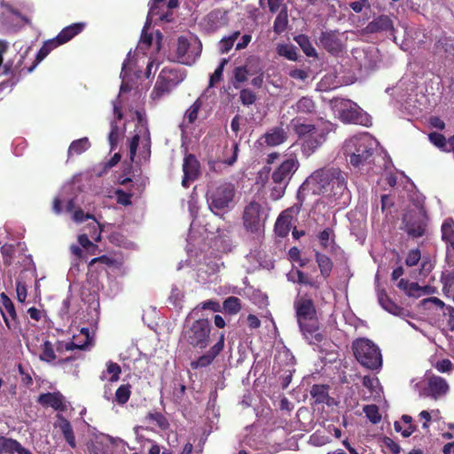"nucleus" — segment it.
<instances>
[{
    "label": "nucleus",
    "mask_w": 454,
    "mask_h": 454,
    "mask_svg": "<svg viewBox=\"0 0 454 454\" xmlns=\"http://www.w3.org/2000/svg\"><path fill=\"white\" fill-rule=\"evenodd\" d=\"M347 190V174L339 168H322L314 171L300 186L301 193L326 195L340 198Z\"/></svg>",
    "instance_id": "obj_1"
},
{
    "label": "nucleus",
    "mask_w": 454,
    "mask_h": 454,
    "mask_svg": "<svg viewBox=\"0 0 454 454\" xmlns=\"http://www.w3.org/2000/svg\"><path fill=\"white\" fill-rule=\"evenodd\" d=\"M294 307L300 330L309 344L317 345L324 340V335L319 330V322L317 309L313 300L301 296L294 301Z\"/></svg>",
    "instance_id": "obj_2"
},
{
    "label": "nucleus",
    "mask_w": 454,
    "mask_h": 454,
    "mask_svg": "<svg viewBox=\"0 0 454 454\" xmlns=\"http://www.w3.org/2000/svg\"><path fill=\"white\" fill-rule=\"evenodd\" d=\"M293 131L300 137H305L302 149L309 153H314L325 141L327 135L333 130L331 122H325L322 127L305 122L301 116L291 120Z\"/></svg>",
    "instance_id": "obj_3"
},
{
    "label": "nucleus",
    "mask_w": 454,
    "mask_h": 454,
    "mask_svg": "<svg viewBox=\"0 0 454 454\" xmlns=\"http://www.w3.org/2000/svg\"><path fill=\"white\" fill-rule=\"evenodd\" d=\"M212 325L205 317H190L188 314L183 327L181 340L188 347L204 350L211 343Z\"/></svg>",
    "instance_id": "obj_4"
},
{
    "label": "nucleus",
    "mask_w": 454,
    "mask_h": 454,
    "mask_svg": "<svg viewBox=\"0 0 454 454\" xmlns=\"http://www.w3.org/2000/svg\"><path fill=\"white\" fill-rule=\"evenodd\" d=\"M300 167L295 156H289L278 164L270 175L269 181L270 197L273 200L281 199L297 169Z\"/></svg>",
    "instance_id": "obj_5"
},
{
    "label": "nucleus",
    "mask_w": 454,
    "mask_h": 454,
    "mask_svg": "<svg viewBox=\"0 0 454 454\" xmlns=\"http://www.w3.org/2000/svg\"><path fill=\"white\" fill-rule=\"evenodd\" d=\"M343 154L354 168L360 169L369 160V134H356L344 142Z\"/></svg>",
    "instance_id": "obj_6"
},
{
    "label": "nucleus",
    "mask_w": 454,
    "mask_h": 454,
    "mask_svg": "<svg viewBox=\"0 0 454 454\" xmlns=\"http://www.w3.org/2000/svg\"><path fill=\"white\" fill-rule=\"evenodd\" d=\"M235 194V186L230 182H223L209 190L207 192V200L210 210L215 215L227 212L233 203Z\"/></svg>",
    "instance_id": "obj_7"
},
{
    "label": "nucleus",
    "mask_w": 454,
    "mask_h": 454,
    "mask_svg": "<svg viewBox=\"0 0 454 454\" xmlns=\"http://www.w3.org/2000/svg\"><path fill=\"white\" fill-rule=\"evenodd\" d=\"M403 230L413 238L421 237L426 231L427 215L422 200L409 205L403 217Z\"/></svg>",
    "instance_id": "obj_8"
},
{
    "label": "nucleus",
    "mask_w": 454,
    "mask_h": 454,
    "mask_svg": "<svg viewBox=\"0 0 454 454\" xmlns=\"http://www.w3.org/2000/svg\"><path fill=\"white\" fill-rule=\"evenodd\" d=\"M185 78V71L179 68L164 67L155 82L151 97L153 100L160 99L169 93Z\"/></svg>",
    "instance_id": "obj_9"
},
{
    "label": "nucleus",
    "mask_w": 454,
    "mask_h": 454,
    "mask_svg": "<svg viewBox=\"0 0 454 454\" xmlns=\"http://www.w3.org/2000/svg\"><path fill=\"white\" fill-rule=\"evenodd\" d=\"M201 43L195 39L192 43L189 42L184 36L177 38V46L176 51V61L178 63L191 66L200 56Z\"/></svg>",
    "instance_id": "obj_10"
},
{
    "label": "nucleus",
    "mask_w": 454,
    "mask_h": 454,
    "mask_svg": "<svg viewBox=\"0 0 454 454\" xmlns=\"http://www.w3.org/2000/svg\"><path fill=\"white\" fill-rule=\"evenodd\" d=\"M377 403L371 404V423L376 424L380 421L382 414L380 412L387 408V401L384 398L383 388L378 378H371V399Z\"/></svg>",
    "instance_id": "obj_11"
},
{
    "label": "nucleus",
    "mask_w": 454,
    "mask_h": 454,
    "mask_svg": "<svg viewBox=\"0 0 454 454\" xmlns=\"http://www.w3.org/2000/svg\"><path fill=\"white\" fill-rule=\"evenodd\" d=\"M262 206L256 201H251L245 207L243 212V224L245 229L251 233H257L262 227Z\"/></svg>",
    "instance_id": "obj_12"
},
{
    "label": "nucleus",
    "mask_w": 454,
    "mask_h": 454,
    "mask_svg": "<svg viewBox=\"0 0 454 454\" xmlns=\"http://www.w3.org/2000/svg\"><path fill=\"white\" fill-rule=\"evenodd\" d=\"M224 348V334L221 333L217 341L210 347L204 354L200 355L196 360L191 362V367L193 370L206 368L212 364L215 359L221 354Z\"/></svg>",
    "instance_id": "obj_13"
},
{
    "label": "nucleus",
    "mask_w": 454,
    "mask_h": 454,
    "mask_svg": "<svg viewBox=\"0 0 454 454\" xmlns=\"http://www.w3.org/2000/svg\"><path fill=\"white\" fill-rule=\"evenodd\" d=\"M0 299L2 308H0L1 315L9 330H16L20 327V321L12 301L5 293H1Z\"/></svg>",
    "instance_id": "obj_14"
},
{
    "label": "nucleus",
    "mask_w": 454,
    "mask_h": 454,
    "mask_svg": "<svg viewBox=\"0 0 454 454\" xmlns=\"http://www.w3.org/2000/svg\"><path fill=\"white\" fill-rule=\"evenodd\" d=\"M340 119L345 123H362L363 114L361 108L350 100H342L339 108Z\"/></svg>",
    "instance_id": "obj_15"
},
{
    "label": "nucleus",
    "mask_w": 454,
    "mask_h": 454,
    "mask_svg": "<svg viewBox=\"0 0 454 454\" xmlns=\"http://www.w3.org/2000/svg\"><path fill=\"white\" fill-rule=\"evenodd\" d=\"M342 35L337 31H324L319 36L320 44L328 52L338 55L344 49Z\"/></svg>",
    "instance_id": "obj_16"
},
{
    "label": "nucleus",
    "mask_w": 454,
    "mask_h": 454,
    "mask_svg": "<svg viewBox=\"0 0 454 454\" xmlns=\"http://www.w3.org/2000/svg\"><path fill=\"white\" fill-rule=\"evenodd\" d=\"M200 170V161L192 153H188L184 158L182 185L188 187L189 182L194 181L199 177Z\"/></svg>",
    "instance_id": "obj_17"
},
{
    "label": "nucleus",
    "mask_w": 454,
    "mask_h": 454,
    "mask_svg": "<svg viewBox=\"0 0 454 454\" xmlns=\"http://www.w3.org/2000/svg\"><path fill=\"white\" fill-rule=\"evenodd\" d=\"M37 403L45 408L51 407L59 411H67L65 397L59 391L41 394L37 398Z\"/></svg>",
    "instance_id": "obj_18"
},
{
    "label": "nucleus",
    "mask_w": 454,
    "mask_h": 454,
    "mask_svg": "<svg viewBox=\"0 0 454 454\" xmlns=\"http://www.w3.org/2000/svg\"><path fill=\"white\" fill-rule=\"evenodd\" d=\"M353 354L357 362L365 368H369V339L358 338L352 343Z\"/></svg>",
    "instance_id": "obj_19"
},
{
    "label": "nucleus",
    "mask_w": 454,
    "mask_h": 454,
    "mask_svg": "<svg viewBox=\"0 0 454 454\" xmlns=\"http://www.w3.org/2000/svg\"><path fill=\"white\" fill-rule=\"evenodd\" d=\"M57 421L54 423L55 428H59L65 441L71 449L76 448L75 435L71 423L61 414H57Z\"/></svg>",
    "instance_id": "obj_20"
},
{
    "label": "nucleus",
    "mask_w": 454,
    "mask_h": 454,
    "mask_svg": "<svg viewBox=\"0 0 454 454\" xmlns=\"http://www.w3.org/2000/svg\"><path fill=\"white\" fill-rule=\"evenodd\" d=\"M389 31L395 42L397 43V28H394L393 21L387 15H380L371 21V33Z\"/></svg>",
    "instance_id": "obj_21"
},
{
    "label": "nucleus",
    "mask_w": 454,
    "mask_h": 454,
    "mask_svg": "<svg viewBox=\"0 0 454 454\" xmlns=\"http://www.w3.org/2000/svg\"><path fill=\"white\" fill-rule=\"evenodd\" d=\"M427 387L429 395L434 399L446 395L449 391V385L447 381L435 375L428 377Z\"/></svg>",
    "instance_id": "obj_22"
},
{
    "label": "nucleus",
    "mask_w": 454,
    "mask_h": 454,
    "mask_svg": "<svg viewBox=\"0 0 454 454\" xmlns=\"http://www.w3.org/2000/svg\"><path fill=\"white\" fill-rule=\"evenodd\" d=\"M32 454V452L24 448L17 440L0 436V454Z\"/></svg>",
    "instance_id": "obj_23"
},
{
    "label": "nucleus",
    "mask_w": 454,
    "mask_h": 454,
    "mask_svg": "<svg viewBox=\"0 0 454 454\" xmlns=\"http://www.w3.org/2000/svg\"><path fill=\"white\" fill-rule=\"evenodd\" d=\"M263 138L267 145L278 146L286 141L287 133L282 127H274L264 134Z\"/></svg>",
    "instance_id": "obj_24"
},
{
    "label": "nucleus",
    "mask_w": 454,
    "mask_h": 454,
    "mask_svg": "<svg viewBox=\"0 0 454 454\" xmlns=\"http://www.w3.org/2000/svg\"><path fill=\"white\" fill-rule=\"evenodd\" d=\"M86 24L84 22L73 23L70 26L64 27L57 35V40L60 43L64 44L79 35L85 28Z\"/></svg>",
    "instance_id": "obj_25"
},
{
    "label": "nucleus",
    "mask_w": 454,
    "mask_h": 454,
    "mask_svg": "<svg viewBox=\"0 0 454 454\" xmlns=\"http://www.w3.org/2000/svg\"><path fill=\"white\" fill-rule=\"evenodd\" d=\"M329 386L325 384H314L310 389V395L315 403H325L331 405L333 398L329 395Z\"/></svg>",
    "instance_id": "obj_26"
},
{
    "label": "nucleus",
    "mask_w": 454,
    "mask_h": 454,
    "mask_svg": "<svg viewBox=\"0 0 454 454\" xmlns=\"http://www.w3.org/2000/svg\"><path fill=\"white\" fill-rule=\"evenodd\" d=\"M296 114L306 115L315 114L317 113V105L311 97L303 96L292 106Z\"/></svg>",
    "instance_id": "obj_27"
},
{
    "label": "nucleus",
    "mask_w": 454,
    "mask_h": 454,
    "mask_svg": "<svg viewBox=\"0 0 454 454\" xmlns=\"http://www.w3.org/2000/svg\"><path fill=\"white\" fill-rule=\"evenodd\" d=\"M62 45V43H59V40H57V36L50 39L43 44L41 49L38 51L35 59L33 63V65L27 68V73H30L33 71V69L35 67V66L40 63L43 59L46 58V56L55 48L58 46Z\"/></svg>",
    "instance_id": "obj_28"
},
{
    "label": "nucleus",
    "mask_w": 454,
    "mask_h": 454,
    "mask_svg": "<svg viewBox=\"0 0 454 454\" xmlns=\"http://www.w3.org/2000/svg\"><path fill=\"white\" fill-rule=\"evenodd\" d=\"M291 223V215L287 213V211L282 212L275 223L274 231L276 235L281 238H286L289 234Z\"/></svg>",
    "instance_id": "obj_29"
},
{
    "label": "nucleus",
    "mask_w": 454,
    "mask_h": 454,
    "mask_svg": "<svg viewBox=\"0 0 454 454\" xmlns=\"http://www.w3.org/2000/svg\"><path fill=\"white\" fill-rule=\"evenodd\" d=\"M378 301L380 306L395 316H404L405 310L395 304L383 291L378 292Z\"/></svg>",
    "instance_id": "obj_30"
},
{
    "label": "nucleus",
    "mask_w": 454,
    "mask_h": 454,
    "mask_svg": "<svg viewBox=\"0 0 454 454\" xmlns=\"http://www.w3.org/2000/svg\"><path fill=\"white\" fill-rule=\"evenodd\" d=\"M442 239L454 249V219L448 217L444 219L441 226Z\"/></svg>",
    "instance_id": "obj_31"
},
{
    "label": "nucleus",
    "mask_w": 454,
    "mask_h": 454,
    "mask_svg": "<svg viewBox=\"0 0 454 454\" xmlns=\"http://www.w3.org/2000/svg\"><path fill=\"white\" fill-rule=\"evenodd\" d=\"M315 258H316L317 266L320 270L321 276L324 278H327L328 277H330L331 272L333 268V263L332 260L330 259V257L323 253L316 252Z\"/></svg>",
    "instance_id": "obj_32"
},
{
    "label": "nucleus",
    "mask_w": 454,
    "mask_h": 454,
    "mask_svg": "<svg viewBox=\"0 0 454 454\" xmlns=\"http://www.w3.org/2000/svg\"><path fill=\"white\" fill-rule=\"evenodd\" d=\"M372 161L374 165L373 171L375 173L380 174L382 170L388 171L392 167L390 159L387 155L386 152L382 150L373 156Z\"/></svg>",
    "instance_id": "obj_33"
},
{
    "label": "nucleus",
    "mask_w": 454,
    "mask_h": 454,
    "mask_svg": "<svg viewBox=\"0 0 454 454\" xmlns=\"http://www.w3.org/2000/svg\"><path fill=\"white\" fill-rule=\"evenodd\" d=\"M81 337L83 338L82 343H74V341L67 342L65 345V350L71 351L74 349L85 350L89 346L92 345V338L90 335V330L86 327H82L80 331Z\"/></svg>",
    "instance_id": "obj_34"
},
{
    "label": "nucleus",
    "mask_w": 454,
    "mask_h": 454,
    "mask_svg": "<svg viewBox=\"0 0 454 454\" xmlns=\"http://www.w3.org/2000/svg\"><path fill=\"white\" fill-rule=\"evenodd\" d=\"M317 239L321 248L327 250L335 244V233L333 229L326 227L317 234Z\"/></svg>",
    "instance_id": "obj_35"
},
{
    "label": "nucleus",
    "mask_w": 454,
    "mask_h": 454,
    "mask_svg": "<svg viewBox=\"0 0 454 454\" xmlns=\"http://www.w3.org/2000/svg\"><path fill=\"white\" fill-rule=\"evenodd\" d=\"M90 142L88 137H82L77 140H74L68 148V157L73 155H80L86 152L90 147Z\"/></svg>",
    "instance_id": "obj_36"
},
{
    "label": "nucleus",
    "mask_w": 454,
    "mask_h": 454,
    "mask_svg": "<svg viewBox=\"0 0 454 454\" xmlns=\"http://www.w3.org/2000/svg\"><path fill=\"white\" fill-rule=\"evenodd\" d=\"M205 309H209L213 312H219L221 311V305L217 301L208 300L198 304L195 308L192 309L189 315L190 317H200L199 316V313Z\"/></svg>",
    "instance_id": "obj_37"
},
{
    "label": "nucleus",
    "mask_w": 454,
    "mask_h": 454,
    "mask_svg": "<svg viewBox=\"0 0 454 454\" xmlns=\"http://www.w3.org/2000/svg\"><path fill=\"white\" fill-rule=\"evenodd\" d=\"M402 420L406 425L405 427H403L401 423L398 421L395 422V429L397 432H401L403 437H409L415 430V427L412 424V418L409 415H403Z\"/></svg>",
    "instance_id": "obj_38"
},
{
    "label": "nucleus",
    "mask_w": 454,
    "mask_h": 454,
    "mask_svg": "<svg viewBox=\"0 0 454 454\" xmlns=\"http://www.w3.org/2000/svg\"><path fill=\"white\" fill-rule=\"evenodd\" d=\"M421 304L426 309H430L432 306L438 307L443 310V314L449 313L451 317L454 313V309L450 306H445L444 302L437 297H429L422 300Z\"/></svg>",
    "instance_id": "obj_39"
},
{
    "label": "nucleus",
    "mask_w": 454,
    "mask_h": 454,
    "mask_svg": "<svg viewBox=\"0 0 454 454\" xmlns=\"http://www.w3.org/2000/svg\"><path fill=\"white\" fill-rule=\"evenodd\" d=\"M383 360L380 349L371 341V371L379 372L382 367Z\"/></svg>",
    "instance_id": "obj_40"
},
{
    "label": "nucleus",
    "mask_w": 454,
    "mask_h": 454,
    "mask_svg": "<svg viewBox=\"0 0 454 454\" xmlns=\"http://www.w3.org/2000/svg\"><path fill=\"white\" fill-rule=\"evenodd\" d=\"M166 0H152L150 12L152 15H159L161 20L170 21L172 12H160V9L165 5Z\"/></svg>",
    "instance_id": "obj_41"
},
{
    "label": "nucleus",
    "mask_w": 454,
    "mask_h": 454,
    "mask_svg": "<svg viewBox=\"0 0 454 454\" xmlns=\"http://www.w3.org/2000/svg\"><path fill=\"white\" fill-rule=\"evenodd\" d=\"M295 42L300 45L303 52L308 57H316L317 51L312 43L309 41V38L305 35H299L295 37Z\"/></svg>",
    "instance_id": "obj_42"
},
{
    "label": "nucleus",
    "mask_w": 454,
    "mask_h": 454,
    "mask_svg": "<svg viewBox=\"0 0 454 454\" xmlns=\"http://www.w3.org/2000/svg\"><path fill=\"white\" fill-rule=\"evenodd\" d=\"M223 308L225 312L230 315H235L241 309V303L239 298L236 296H230L226 298L223 303Z\"/></svg>",
    "instance_id": "obj_43"
},
{
    "label": "nucleus",
    "mask_w": 454,
    "mask_h": 454,
    "mask_svg": "<svg viewBox=\"0 0 454 454\" xmlns=\"http://www.w3.org/2000/svg\"><path fill=\"white\" fill-rule=\"evenodd\" d=\"M131 395V385L130 384H122L121 385L115 392V402L120 404H125Z\"/></svg>",
    "instance_id": "obj_44"
},
{
    "label": "nucleus",
    "mask_w": 454,
    "mask_h": 454,
    "mask_svg": "<svg viewBox=\"0 0 454 454\" xmlns=\"http://www.w3.org/2000/svg\"><path fill=\"white\" fill-rule=\"evenodd\" d=\"M39 359L46 363H51L56 359L54 348L50 340H46L43 341L42 345V353L39 356Z\"/></svg>",
    "instance_id": "obj_45"
},
{
    "label": "nucleus",
    "mask_w": 454,
    "mask_h": 454,
    "mask_svg": "<svg viewBox=\"0 0 454 454\" xmlns=\"http://www.w3.org/2000/svg\"><path fill=\"white\" fill-rule=\"evenodd\" d=\"M442 291L446 296H451L454 301V272H448L442 275Z\"/></svg>",
    "instance_id": "obj_46"
},
{
    "label": "nucleus",
    "mask_w": 454,
    "mask_h": 454,
    "mask_svg": "<svg viewBox=\"0 0 454 454\" xmlns=\"http://www.w3.org/2000/svg\"><path fill=\"white\" fill-rule=\"evenodd\" d=\"M120 138L119 127L115 121L110 122V132L108 134V141L111 146V150L116 148Z\"/></svg>",
    "instance_id": "obj_47"
},
{
    "label": "nucleus",
    "mask_w": 454,
    "mask_h": 454,
    "mask_svg": "<svg viewBox=\"0 0 454 454\" xmlns=\"http://www.w3.org/2000/svg\"><path fill=\"white\" fill-rule=\"evenodd\" d=\"M431 292V287L428 286H420L418 283H411L406 294L409 296L419 297L422 294H429Z\"/></svg>",
    "instance_id": "obj_48"
},
{
    "label": "nucleus",
    "mask_w": 454,
    "mask_h": 454,
    "mask_svg": "<svg viewBox=\"0 0 454 454\" xmlns=\"http://www.w3.org/2000/svg\"><path fill=\"white\" fill-rule=\"evenodd\" d=\"M106 372L111 375L109 380L111 382H116L120 379L121 368L117 363L108 361L106 363Z\"/></svg>",
    "instance_id": "obj_49"
},
{
    "label": "nucleus",
    "mask_w": 454,
    "mask_h": 454,
    "mask_svg": "<svg viewBox=\"0 0 454 454\" xmlns=\"http://www.w3.org/2000/svg\"><path fill=\"white\" fill-rule=\"evenodd\" d=\"M278 54L294 61L297 60L298 58L296 48L294 45H281L278 48Z\"/></svg>",
    "instance_id": "obj_50"
},
{
    "label": "nucleus",
    "mask_w": 454,
    "mask_h": 454,
    "mask_svg": "<svg viewBox=\"0 0 454 454\" xmlns=\"http://www.w3.org/2000/svg\"><path fill=\"white\" fill-rule=\"evenodd\" d=\"M228 63V60L226 59H223L217 67V68L215 70L213 74L210 76L209 79V87L215 86V83L219 82L223 78V72L224 66Z\"/></svg>",
    "instance_id": "obj_51"
},
{
    "label": "nucleus",
    "mask_w": 454,
    "mask_h": 454,
    "mask_svg": "<svg viewBox=\"0 0 454 454\" xmlns=\"http://www.w3.org/2000/svg\"><path fill=\"white\" fill-rule=\"evenodd\" d=\"M256 95L249 89H243L239 92V99L244 106H250L255 103Z\"/></svg>",
    "instance_id": "obj_52"
},
{
    "label": "nucleus",
    "mask_w": 454,
    "mask_h": 454,
    "mask_svg": "<svg viewBox=\"0 0 454 454\" xmlns=\"http://www.w3.org/2000/svg\"><path fill=\"white\" fill-rule=\"evenodd\" d=\"M141 134L143 148L151 154V135L148 126L143 125L142 129L138 130Z\"/></svg>",
    "instance_id": "obj_53"
},
{
    "label": "nucleus",
    "mask_w": 454,
    "mask_h": 454,
    "mask_svg": "<svg viewBox=\"0 0 454 454\" xmlns=\"http://www.w3.org/2000/svg\"><path fill=\"white\" fill-rule=\"evenodd\" d=\"M428 137L430 142L438 148L442 149L444 151H449V149H447V141L442 134L432 132L429 134Z\"/></svg>",
    "instance_id": "obj_54"
},
{
    "label": "nucleus",
    "mask_w": 454,
    "mask_h": 454,
    "mask_svg": "<svg viewBox=\"0 0 454 454\" xmlns=\"http://www.w3.org/2000/svg\"><path fill=\"white\" fill-rule=\"evenodd\" d=\"M201 104L199 99H197L186 111L185 116L188 119L190 123H193L197 118L198 114L200 109Z\"/></svg>",
    "instance_id": "obj_55"
},
{
    "label": "nucleus",
    "mask_w": 454,
    "mask_h": 454,
    "mask_svg": "<svg viewBox=\"0 0 454 454\" xmlns=\"http://www.w3.org/2000/svg\"><path fill=\"white\" fill-rule=\"evenodd\" d=\"M286 27H287L286 16L282 15L281 13L278 14L274 20V24H273L274 32L277 34H281L286 29Z\"/></svg>",
    "instance_id": "obj_56"
},
{
    "label": "nucleus",
    "mask_w": 454,
    "mask_h": 454,
    "mask_svg": "<svg viewBox=\"0 0 454 454\" xmlns=\"http://www.w3.org/2000/svg\"><path fill=\"white\" fill-rule=\"evenodd\" d=\"M434 368L442 373H446L454 370V364L449 359H442L435 363Z\"/></svg>",
    "instance_id": "obj_57"
},
{
    "label": "nucleus",
    "mask_w": 454,
    "mask_h": 454,
    "mask_svg": "<svg viewBox=\"0 0 454 454\" xmlns=\"http://www.w3.org/2000/svg\"><path fill=\"white\" fill-rule=\"evenodd\" d=\"M250 74L247 66L237 67L234 70V78L236 82H244L247 80V76Z\"/></svg>",
    "instance_id": "obj_58"
},
{
    "label": "nucleus",
    "mask_w": 454,
    "mask_h": 454,
    "mask_svg": "<svg viewBox=\"0 0 454 454\" xmlns=\"http://www.w3.org/2000/svg\"><path fill=\"white\" fill-rule=\"evenodd\" d=\"M140 139H141V134L139 132H137L130 139L129 158H130L131 161L134 160V159L137 155V147H138Z\"/></svg>",
    "instance_id": "obj_59"
},
{
    "label": "nucleus",
    "mask_w": 454,
    "mask_h": 454,
    "mask_svg": "<svg viewBox=\"0 0 454 454\" xmlns=\"http://www.w3.org/2000/svg\"><path fill=\"white\" fill-rule=\"evenodd\" d=\"M146 419L155 421L157 425L162 429L168 427V421L166 418L160 412H150L147 414Z\"/></svg>",
    "instance_id": "obj_60"
},
{
    "label": "nucleus",
    "mask_w": 454,
    "mask_h": 454,
    "mask_svg": "<svg viewBox=\"0 0 454 454\" xmlns=\"http://www.w3.org/2000/svg\"><path fill=\"white\" fill-rule=\"evenodd\" d=\"M116 200L117 203L123 205V206H129L131 204V194L129 192H124L121 189H117L115 191Z\"/></svg>",
    "instance_id": "obj_61"
},
{
    "label": "nucleus",
    "mask_w": 454,
    "mask_h": 454,
    "mask_svg": "<svg viewBox=\"0 0 454 454\" xmlns=\"http://www.w3.org/2000/svg\"><path fill=\"white\" fill-rule=\"evenodd\" d=\"M17 299L20 302H25L27 296V286L24 282L16 281Z\"/></svg>",
    "instance_id": "obj_62"
},
{
    "label": "nucleus",
    "mask_w": 454,
    "mask_h": 454,
    "mask_svg": "<svg viewBox=\"0 0 454 454\" xmlns=\"http://www.w3.org/2000/svg\"><path fill=\"white\" fill-rule=\"evenodd\" d=\"M420 258H421L420 251L419 249H412L409 252V254L406 257V260H405L406 265H408L410 267L415 266L416 264H418Z\"/></svg>",
    "instance_id": "obj_63"
},
{
    "label": "nucleus",
    "mask_w": 454,
    "mask_h": 454,
    "mask_svg": "<svg viewBox=\"0 0 454 454\" xmlns=\"http://www.w3.org/2000/svg\"><path fill=\"white\" fill-rule=\"evenodd\" d=\"M89 450L90 454H110L109 447L98 442L92 443Z\"/></svg>",
    "instance_id": "obj_64"
}]
</instances>
